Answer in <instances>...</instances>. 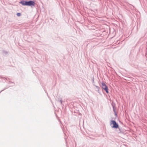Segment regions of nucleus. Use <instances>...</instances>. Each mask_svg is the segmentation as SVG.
I'll return each instance as SVG.
<instances>
[{
  "mask_svg": "<svg viewBox=\"0 0 147 147\" xmlns=\"http://www.w3.org/2000/svg\"><path fill=\"white\" fill-rule=\"evenodd\" d=\"M102 88L104 89L107 93H108V88L107 86L105 85V83L103 82L102 83Z\"/></svg>",
  "mask_w": 147,
  "mask_h": 147,
  "instance_id": "1",
  "label": "nucleus"
},
{
  "mask_svg": "<svg viewBox=\"0 0 147 147\" xmlns=\"http://www.w3.org/2000/svg\"><path fill=\"white\" fill-rule=\"evenodd\" d=\"M111 124L113 125L112 127L113 128H117L118 127V125L114 121H112L111 122Z\"/></svg>",
  "mask_w": 147,
  "mask_h": 147,
  "instance_id": "2",
  "label": "nucleus"
},
{
  "mask_svg": "<svg viewBox=\"0 0 147 147\" xmlns=\"http://www.w3.org/2000/svg\"><path fill=\"white\" fill-rule=\"evenodd\" d=\"M35 4V2L32 1H30L27 2V6H34Z\"/></svg>",
  "mask_w": 147,
  "mask_h": 147,
  "instance_id": "3",
  "label": "nucleus"
},
{
  "mask_svg": "<svg viewBox=\"0 0 147 147\" xmlns=\"http://www.w3.org/2000/svg\"><path fill=\"white\" fill-rule=\"evenodd\" d=\"M20 3L22 4L23 5H27V1H21Z\"/></svg>",
  "mask_w": 147,
  "mask_h": 147,
  "instance_id": "4",
  "label": "nucleus"
},
{
  "mask_svg": "<svg viewBox=\"0 0 147 147\" xmlns=\"http://www.w3.org/2000/svg\"><path fill=\"white\" fill-rule=\"evenodd\" d=\"M17 15L18 16H21V14L20 13H17Z\"/></svg>",
  "mask_w": 147,
  "mask_h": 147,
  "instance_id": "5",
  "label": "nucleus"
},
{
  "mask_svg": "<svg viewBox=\"0 0 147 147\" xmlns=\"http://www.w3.org/2000/svg\"><path fill=\"white\" fill-rule=\"evenodd\" d=\"M129 132L130 131V129H129Z\"/></svg>",
  "mask_w": 147,
  "mask_h": 147,
  "instance_id": "6",
  "label": "nucleus"
}]
</instances>
